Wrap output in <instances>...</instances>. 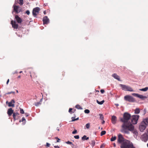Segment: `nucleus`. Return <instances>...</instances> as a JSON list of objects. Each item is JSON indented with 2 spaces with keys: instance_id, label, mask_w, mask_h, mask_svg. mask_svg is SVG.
<instances>
[{
  "instance_id": "nucleus-1",
  "label": "nucleus",
  "mask_w": 148,
  "mask_h": 148,
  "mask_svg": "<svg viewBox=\"0 0 148 148\" xmlns=\"http://www.w3.org/2000/svg\"><path fill=\"white\" fill-rule=\"evenodd\" d=\"M131 117V115L130 114L125 112L123 114V117L121 118L120 121L123 123L121 130V132L125 134H129L130 132H128L127 128L130 124H132L130 121Z\"/></svg>"
},
{
  "instance_id": "nucleus-2",
  "label": "nucleus",
  "mask_w": 148,
  "mask_h": 148,
  "mask_svg": "<svg viewBox=\"0 0 148 148\" xmlns=\"http://www.w3.org/2000/svg\"><path fill=\"white\" fill-rule=\"evenodd\" d=\"M121 148H135L132 143L128 140H125L120 146Z\"/></svg>"
},
{
  "instance_id": "nucleus-3",
  "label": "nucleus",
  "mask_w": 148,
  "mask_h": 148,
  "mask_svg": "<svg viewBox=\"0 0 148 148\" xmlns=\"http://www.w3.org/2000/svg\"><path fill=\"white\" fill-rule=\"evenodd\" d=\"M127 129H128V132H129V131L132 132L134 134V136H137V131L136 129H134V126L132 124H130V125L127 127Z\"/></svg>"
},
{
  "instance_id": "nucleus-4",
  "label": "nucleus",
  "mask_w": 148,
  "mask_h": 148,
  "mask_svg": "<svg viewBox=\"0 0 148 148\" xmlns=\"http://www.w3.org/2000/svg\"><path fill=\"white\" fill-rule=\"evenodd\" d=\"M139 116L138 115H133L131 116V122L133 124H136L137 123Z\"/></svg>"
},
{
  "instance_id": "nucleus-5",
  "label": "nucleus",
  "mask_w": 148,
  "mask_h": 148,
  "mask_svg": "<svg viewBox=\"0 0 148 148\" xmlns=\"http://www.w3.org/2000/svg\"><path fill=\"white\" fill-rule=\"evenodd\" d=\"M119 86L121 87L122 89L123 90L130 92L134 91L133 89L132 88L128 86L122 84H120Z\"/></svg>"
},
{
  "instance_id": "nucleus-6",
  "label": "nucleus",
  "mask_w": 148,
  "mask_h": 148,
  "mask_svg": "<svg viewBox=\"0 0 148 148\" xmlns=\"http://www.w3.org/2000/svg\"><path fill=\"white\" fill-rule=\"evenodd\" d=\"M125 140H127L124 139L121 134H120L118 135L117 139L118 143L121 144V145Z\"/></svg>"
},
{
  "instance_id": "nucleus-7",
  "label": "nucleus",
  "mask_w": 148,
  "mask_h": 148,
  "mask_svg": "<svg viewBox=\"0 0 148 148\" xmlns=\"http://www.w3.org/2000/svg\"><path fill=\"white\" fill-rule=\"evenodd\" d=\"M124 99L129 102H133L135 101L134 99L132 96L129 95H127L124 97Z\"/></svg>"
},
{
  "instance_id": "nucleus-8",
  "label": "nucleus",
  "mask_w": 148,
  "mask_h": 148,
  "mask_svg": "<svg viewBox=\"0 0 148 148\" xmlns=\"http://www.w3.org/2000/svg\"><path fill=\"white\" fill-rule=\"evenodd\" d=\"M40 10V8L38 7L34 8L32 12L33 15L34 16H36L39 13Z\"/></svg>"
},
{
  "instance_id": "nucleus-9",
  "label": "nucleus",
  "mask_w": 148,
  "mask_h": 148,
  "mask_svg": "<svg viewBox=\"0 0 148 148\" xmlns=\"http://www.w3.org/2000/svg\"><path fill=\"white\" fill-rule=\"evenodd\" d=\"M146 125L144 124L143 122H141L139 125V128L140 131L143 132L145 129Z\"/></svg>"
},
{
  "instance_id": "nucleus-10",
  "label": "nucleus",
  "mask_w": 148,
  "mask_h": 148,
  "mask_svg": "<svg viewBox=\"0 0 148 148\" xmlns=\"http://www.w3.org/2000/svg\"><path fill=\"white\" fill-rule=\"evenodd\" d=\"M141 138L143 141L146 142L148 140V135L147 134H144L141 136Z\"/></svg>"
},
{
  "instance_id": "nucleus-11",
  "label": "nucleus",
  "mask_w": 148,
  "mask_h": 148,
  "mask_svg": "<svg viewBox=\"0 0 148 148\" xmlns=\"http://www.w3.org/2000/svg\"><path fill=\"white\" fill-rule=\"evenodd\" d=\"M11 23L12 25V27L15 29H17L18 28V25L16 23L15 21L12 20L11 21Z\"/></svg>"
},
{
  "instance_id": "nucleus-12",
  "label": "nucleus",
  "mask_w": 148,
  "mask_h": 148,
  "mask_svg": "<svg viewBox=\"0 0 148 148\" xmlns=\"http://www.w3.org/2000/svg\"><path fill=\"white\" fill-rule=\"evenodd\" d=\"M132 95L136 97H137L140 98L141 99H144L147 98V97L146 96H143L142 95H140L138 94L133 93L132 94Z\"/></svg>"
},
{
  "instance_id": "nucleus-13",
  "label": "nucleus",
  "mask_w": 148,
  "mask_h": 148,
  "mask_svg": "<svg viewBox=\"0 0 148 148\" xmlns=\"http://www.w3.org/2000/svg\"><path fill=\"white\" fill-rule=\"evenodd\" d=\"M16 4H14L13 5V11L17 13H19L21 10H18L19 7L18 6L16 5Z\"/></svg>"
},
{
  "instance_id": "nucleus-14",
  "label": "nucleus",
  "mask_w": 148,
  "mask_h": 148,
  "mask_svg": "<svg viewBox=\"0 0 148 148\" xmlns=\"http://www.w3.org/2000/svg\"><path fill=\"white\" fill-rule=\"evenodd\" d=\"M15 19L17 23H21L22 22V19L19 17L18 15H16L15 16Z\"/></svg>"
},
{
  "instance_id": "nucleus-15",
  "label": "nucleus",
  "mask_w": 148,
  "mask_h": 148,
  "mask_svg": "<svg viewBox=\"0 0 148 148\" xmlns=\"http://www.w3.org/2000/svg\"><path fill=\"white\" fill-rule=\"evenodd\" d=\"M49 19L47 16H45L43 17V24H47L49 23Z\"/></svg>"
},
{
  "instance_id": "nucleus-16",
  "label": "nucleus",
  "mask_w": 148,
  "mask_h": 148,
  "mask_svg": "<svg viewBox=\"0 0 148 148\" xmlns=\"http://www.w3.org/2000/svg\"><path fill=\"white\" fill-rule=\"evenodd\" d=\"M117 117L115 116H112L111 121L112 123L114 124H115L117 121Z\"/></svg>"
},
{
  "instance_id": "nucleus-17",
  "label": "nucleus",
  "mask_w": 148,
  "mask_h": 148,
  "mask_svg": "<svg viewBox=\"0 0 148 148\" xmlns=\"http://www.w3.org/2000/svg\"><path fill=\"white\" fill-rule=\"evenodd\" d=\"M13 110H12V108H10L8 109L7 111V114L9 116H11L12 114L14 113Z\"/></svg>"
},
{
  "instance_id": "nucleus-18",
  "label": "nucleus",
  "mask_w": 148,
  "mask_h": 148,
  "mask_svg": "<svg viewBox=\"0 0 148 148\" xmlns=\"http://www.w3.org/2000/svg\"><path fill=\"white\" fill-rule=\"evenodd\" d=\"M17 3H19L21 5H22L23 3V0H15L14 4H17Z\"/></svg>"
},
{
  "instance_id": "nucleus-19",
  "label": "nucleus",
  "mask_w": 148,
  "mask_h": 148,
  "mask_svg": "<svg viewBox=\"0 0 148 148\" xmlns=\"http://www.w3.org/2000/svg\"><path fill=\"white\" fill-rule=\"evenodd\" d=\"M15 101L14 99H12L11 101L8 103V106L9 107H14V103Z\"/></svg>"
},
{
  "instance_id": "nucleus-20",
  "label": "nucleus",
  "mask_w": 148,
  "mask_h": 148,
  "mask_svg": "<svg viewBox=\"0 0 148 148\" xmlns=\"http://www.w3.org/2000/svg\"><path fill=\"white\" fill-rule=\"evenodd\" d=\"M112 76L115 79L120 81V78L119 76L116 74L114 73L112 75Z\"/></svg>"
},
{
  "instance_id": "nucleus-21",
  "label": "nucleus",
  "mask_w": 148,
  "mask_h": 148,
  "mask_svg": "<svg viewBox=\"0 0 148 148\" xmlns=\"http://www.w3.org/2000/svg\"><path fill=\"white\" fill-rule=\"evenodd\" d=\"M142 122H143L146 126L148 125V118L144 119Z\"/></svg>"
},
{
  "instance_id": "nucleus-22",
  "label": "nucleus",
  "mask_w": 148,
  "mask_h": 148,
  "mask_svg": "<svg viewBox=\"0 0 148 148\" xmlns=\"http://www.w3.org/2000/svg\"><path fill=\"white\" fill-rule=\"evenodd\" d=\"M19 115V113L17 112L13 113V116L14 120H16V117Z\"/></svg>"
},
{
  "instance_id": "nucleus-23",
  "label": "nucleus",
  "mask_w": 148,
  "mask_h": 148,
  "mask_svg": "<svg viewBox=\"0 0 148 148\" xmlns=\"http://www.w3.org/2000/svg\"><path fill=\"white\" fill-rule=\"evenodd\" d=\"M42 99H40L39 102L35 103H34L35 105L36 106H38L39 105H40L41 104V102L42 101Z\"/></svg>"
},
{
  "instance_id": "nucleus-24",
  "label": "nucleus",
  "mask_w": 148,
  "mask_h": 148,
  "mask_svg": "<svg viewBox=\"0 0 148 148\" xmlns=\"http://www.w3.org/2000/svg\"><path fill=\"white\" fill-rule=\"evenodd\" d=\"M89 139V137H87L86 136V135H84L83 136V137H82V140H88Z\"/></svg>"
},
{
  "instance_id": "nucleus-25",
  "label": "nucleus",
  "mask_w": 148,
  "mask_h": 148,
  "mask_svg": "<svg viewBox=\"0 0 148 148\" xmlns=\"http://www.w3.org/2000/svg\"><path fill=\"white\" fill-rule=\"evenodd\" d=\"M104 100H102L101 101H99L97 100V103L99 104L102 105V104L104 102Z\"/></svg>"
},
{
  "instance_id": "nucleus-26",
  "label": "nucleus",
  "mask_w": 148,
  "mask_h": 148,
  "mask_svg": "<svg viewBox=\"0 0 148 148\" xmlns=\"http://www.w3.org/2000/svg\"><path fill=\"white\" fill-rule=\"evenodd\" d=\"M140 110L138 108H136L135 110V113L136 114H138L140 113Z\"/></svg>"
},
{
  "instance_id": "nucleus-27",
  "label": "nucleus",
  "mask_w": 148,
  "mask_h": 148,
  "mask_svg": "<svg viewBox=\"0 0 148 148\" xmlns=\"http://www.w3.org/2000/svg\"><path fill=\"white\" fill-rule=\"evenodd\" d=\"M148 90V87H146L145 88L140 89L139 90L140 91H146Z\"/></svg>"
},
{
  "instance_id": "nucleus-28",
  "label": "nucleus",
  "mask_w": 148,
  "mask_h": 148,
  "mask_svg": "<svg viewBox=\"0 0 148 148\" xmlns=\"http://www.w3.org/2000/svg\"><path fill=\"white\" fill-rule=\"evenodd\" d=\"M75 108L78 109L82 110V108L79 105H77L75 106Z\"/></svg>"
},
{
  "instance_id": "nucleus-29",
  "label": "nucleus",
  "mask_w": 148,
  "mask_h": 148,
  "mask_svg": "<svg viewBox=\"0 0 148 148\" xmlns=\"http://www.w3.org/2000/svg\"><path fill=\"white\" fill-rule=\"evenodd\" d=\"M116 136H114V137H112L110 139V140L112 141H113L116 140Z\"/></svg>"
},
{
  "instance_id": "nucleus-30",
  "label": "nucleus",
  "mask_w": 148,
  "mask_h": 148,
  "mask_svg": "<svg viewBox=\"0 0 148 148\" xmlns=\"http://www.w3.org/2000/svg\"><path fill=\"white\" fill-rule=\"evenodd\" d=\"M95 142L94 140L91 141V145L92 147H93L95 145Z\"/></svg>"
},
{
  "instance_id": "nucleus-31",
  "label": "nucleus",
  "mask_w": 148,
  "mask_h": 148,
  "mask_svg": "<svg viewBox=\"0 0 148 148\" xmlns=\"http://www.w3.org/2000/svg\"><path fill=\"white\" fill-rule=\"evenodd\" d=\"M99 115L100 116V119L103 120L104 119L103 115L101 114H99Z\"/></svg>"
},
{
  "instance_id": "nucleus-32",
  "label": "nucleus",
  "mask_w": 148,
  "mask_h": 148,
  "mask_svg": "<svg viewBox=\"0 0 148 148\" xmlns=\"http://www.w3.org/2000/svg\"><path fill=\"white\" fill-rule=\"evenodd\" d=\"M106 133V131H102L100 135L101 136H102L105 135Z\"/></svg>"
},
{
  "instance_id": "nucleus-33",
  "label": "nucleus",
  "mask_w": 148,
  "mask_h": 148,
  "mask_svg": "<svg viewBox=\"0 0 148 148\" xmlns=\"http://www.w3.org/2000/svg\"><path fill=\"white\" fill-rule=\"evenodd\" d=\"M90 123H88L86 124V127L87 129H89L90 128Z\"/></svg>"
},
{
  "instance_id": "nucleus-34",
  "label": "nucleus",
  "mask_w": 148,
  "mask_h": 148,
  "mask_svg": "<svg viewBox=\"0 0 148 148\" xmlns=\"http://www.w3.org/2000/svg\"><path fill=\"white\" fill-rule=\"evenodd\" d=\"M20 112L21 114H24V111L23 109L20 108Z\"/></svg>"
},
{
  "instance_id": "nucleus-35",
  "label": "nucleus",
  "mask_w": 148,
  "mask_h": 148,
  "mask_svg": "<svg viewBox=\"0 0 148 148\" xmlns=\"http://www.w3.org/2000/svg\"><path fill=\"white\" fill-rule=\"evenodd\" d=\"M72 121H76V120H78V118H76V119H75L74 118V117H72Z\"/></svg>"
},
{
  "instance_id": "nucleus-36",
  "label": "nucleus",
  "mask_w": 148,
  "mask_h": 148,
  "mask_svg": "<svg viewBox=\"0 0 148 148\" xmlns=\"http://www.w3.org/2000/svg\"><path fill=\"white\" fill-rule=\"evenodd\" d=\"M84 112L88 114L90 112V111L88 109H86L85 110Z\"/></svg>"
},
{
  "instance_id": "nucleus-37",
  "label": "nucleus",
  "mask_w": 148,
  "mask_h": 148,
  "mask_svg": "<svg viewBox=\"0 0 148 148\" xmlns=\"http://www.w3.org/2000/svg\"><path fill=\"white\" fill-rule=\"evenodd\" d=\"M74 137L75 138L77 139H78L79 138V135H76L75 136H74Z\"/></svg>"
},
{
  "instance_id": "nucleus-38",
  "label": "nucleus",
  "mask_w": 148,
  "mask_h": 148,
  "mask_svg": "<svg viewBox=\"0 0 148 148\" xmlns=\"http://www.w3.org/2000/svg\"><path fill=\"white\" fill-rule=\"evenodd\" d=\"M55 138H56V139H57V142H60V140L58 137H56Z\"/></svg>"
},
{
  "instance_id": "nucleus-39",
  "label": "nucleus",
  "mask_w": 148,
  "mask_h": 148,
  "mask_svg": "<svg viewBox=\"0 0 148 148\" xmlns=\"http://www.w3.org/2000/svg\"><path fill=\"white\" fill-rule=\"evenodd\" d=\"M24 121H25V119L24 118V117H23L22 119V121H21L23 122ZM21 120H20L19 121L20 122H21Z\"/></svg>"
},
{
  "instance_id": "nucleus-40",
  "label": "nucleus",
  "mask_w": 148,
  "mask_h": 148,
  "mask_svg": "<svg viewBox=\"0 0 148 148\" xmlns=\"http://www.w3.org/2000/svg\"><path fill=\"white\" fill-rule=\"evenodd\" d=\"M77 132V130H74L72 132V134H76Z\"/></svg>"
},
{
  "instance_id": "nucleus-41",
  "label": "nucleus",
  "mask_w": 148,
  "mask_h": 148,
  "mask_svg": "<svg viewBox=\"0 0 148 148\" xmlns=\"http://www.w3.org/2000/svg\"><path fill=\"white\" fill-rule=\"evenodd\" d=\"M26 13L27 14V15H29L30 14V12L29 11V10H27L26 11Z\"/></svg>"
},
{
  "instance_id": "nucleus-42",
  "label": "nucleus",
  "mask_w": 148,
  "mask_h": 148,
  "mask_svg": "<svg viewBox=\"0 0 148 148\" xmlns=\"http://www.w3.org/2000/svg\"><path fill=\"white\" fill-rule=\"evenodd\" d=\"M15 93V92H14L12 91V92H8V93H7V94H10L11 93L14 94Z\"/></svg>"
},
{
  "instance_id": "nucleus-43",
  "label": "nucleus",
  "mask_w": 148,
  "mask_h": 148,
  "mask_svg": "<svg viewBox=\"0 0 148 148\" xmlns=\"http://www.w3.org/2000/svg\"><path fill=\"white\" fill-rule=\"evenodd\" d=\"M66 143L69 144H72L73 145L72 143V142H71L69 141H68L67 142H66Z\"/></svg>"
},
{
  "instance_id": "nucleus-44",
  "label": "nucleus",
  "mask_w": 148,
  "mask_h": 148,
  "mask_svg": "<svg viewBox=\"0 0 148 148\" xmlns=\"http://www.w3.org/2000/svg\"><path fill=\"white\" fill-rule=\"evenodd\" d=\"M100 92H101V93H104V92H105V91L103 89H101V90H100Z\"/></svg>"
},
{
  "instance_id": "nucleus-45",
  "label": "nucleus",
  "mask_w": 148,
  "mask_h": 148,
  "mask_svg": "<svg viewBox=\"0 0 148 148\" xmlns=\"http://www.w3.org/2000/svg\"><path fill=\"white\" fill-rule=\"evenodd\" d=\"M73 109L72 108H70L69 109V113H71V112H72V110Z\"/></svg>"
},
{
  "instance_id": "nucleus-46",
  "label": "nucleus",
  "mask_w": 148,
  "mask_h": 148,
  "mask_svg": "<svg viewBox=\"0 0 148 148\" xmlns=\"http://www.w3.org/2000/svg\"><path fill=\"white\" fill-rule=\"evenodd\" d=\"M50 144L49 143H46V146L47 147H49L50 146Z\"/></svg>"
},
{
  "instance_id": "nucleus-47",
  "label": "nucleus",
  "mask_w": 148,
  "mask_h": 148,
  "mask_svg": "<svg viewBox=\"0 0 148 148\" xmlns=\"http://www.w3.org/2000/svg\"><path fill=\"white\" fill-rule=\"evenodd\" d=\"M54 147L55 148H60L58 146H55Z\"/></svg>"
},
{
  "instance_id": "nucleus-48",
  "label": "nucleus",
  "mask_w": 148,
  "mask_h": 148,
  "mask_svg": "<svg viewBox=\"0 0 148 148\" xmlns=\"http://www.w3.org/2000/svg\"><path fill=\"white\" fill-rule=\"evenodd\" d=\"M103 121L102 122V124H104L105 123V121L103 120H103H102Z\"/></svg>"
},
{
  "instance_id": "nucleus-49",
  "label": "nucleus",
  "mask_w": 148,
  "mask_h": 148,
  "mask_svg": "<svg viewBox=\"0 0 148 148\" xmlns=\"http://www.w3.org/2000/svg\"><path fill=\"white\" fill-rule=\"evenodd\" d=\"M9 82V79H8V80H7V82H6L7 84H8Z\"/></svg>"
},
{
  "instance_id": "nucleus-50",
  "label": "nucleus",
  "mask_w": 148,
  "mask_h": 148,
  "mask_svg": "<svg viewBox=\"0 0 148 148\" xmlns=\"http://www.w3.org/2000/svg\"><path fill=\"white\" fill-rule=\"evenodd\" d=\"M113 146L114 147H116V144L114 143H113Z\"/></svg>"
},
{
  "instance_id": "nucleus-51",
  "label": "nucleus",
  "mask_w": 148,
  "mask_h": 148,
  "mask_svg": "<svg viewBox=\"0 0 148 148\" xmlns=\"http://www.w3.org/2000/svg\"><path fill=\"white\" fill-rule=\"evenodd\" d=\"M104 146L103 145H102L101 146L100 148H102L103 147H104Z\"/></svg>"
},
{
  "instance_id": "nucleus-52",
  "label": "nucleus",
  "mask_w": 148,
  "mask_h": 148,
  "mask_svg": "<svg viewBox=\"0 0 148 148\" xmlns=\"http://www.w3.org/2000/svg\"><path fill=\"white\" fill-rule=\"evenodd\" d=\"M17 73V71H15V72H14V73H13V74H16Z\"/></svg>"
},
{
  "instance_id": "nucleus-53",
  "label": "nucleus",
  "mask_w": 148,
  "mask_h": 148,
  "mask_svg": "<svg viewBox=\"0 0 148 148\" xmlns=\"http://www.w3.org/2000/svg\"><path fill=\"white\" fill-rule=\"evenodd\" d=\"M57 130L58 131H59L60 130V129L59 128H58V127H57Z\"/></svg>"
},
{
  "instance_id": "nucleus-54",
  "label": "nucleus",
  "mask_w": 148,
  "mask_h": 148,
  "mask_svg": "<svg viewBox=\"0 0 148 148\" xmlns=\"http://www.w3.org/2000/svg\"><path fill=\"white\" fill-rule=\"evenodd\" d=\"M21 77V76L20 75H19L18 76V77L19 78H20Z\"/></svg>"
},
{
  "instance_id": "nucleus-55",
  "label": "nucleus",
  "mask_w": 148,
  "mask_h": 148,
  "mask_svg": "<svg viewBox=\"0 0 148 148\" xmlns=\"http://www.w3.org/2000/svg\"><path fill=\"white\" fill-rule=\"evenodd\" d=\"M43 13L45 14H46V12L45 11H44Z\"/></svg>"
},
{
  "instance_id": "nucleus-56",
  "label": "nucleus",
  "mask_w": 148,
  "mask_h": 148,
  "mask_svg": "<svg viewBox=\"0 0 148 148\" xmlns=\"http://www.w3.org/2000/svg\"><path fill=\"white\" fill-rule=\"evenodd\" d=\"M115 105L116 106H119V104H115Z\"/></svg>"
},
{
  "instance_id": "nucleus-57",
  "label": "nucleus",
  "mask_w": 148,
  "mask_h": 148,
  "mask_svg": "<svg viewBox=\"0 0 148 148\" xmlns=\"http://www.w3.org/2000/svg\"><path fill=\"white\" fill-rule=\"evenodd\" d=\"M75 110L74 111H73L72 112L73 113L75 112Z\"/></svg>"
},
{
  "instance_id": "nucleus-58",
  "label": "nucleus",
  "mask_w": 148,
  "mask_h": 148,
  "mask_svg": "<svg viewBox=\"0 0 148 148\" xmlns=\"http://www.w3.org/2000/svg\"><path fill=\"white\" fill-rule=\"evenodd\" d=\"M22 72V71H21L19 72V73H21Z\"/></svg>"
},
{
  "instance_id": "nucleus-59",
  "label": "nucleus",
  "mask_w": 148,
  "mask_h": 148,
  "mask_svg": "<svg viewBox=\"0 0 148 148\" xmlns=\"http://www.w3.org/2000/svg\"><path fill=\"white\" fill-rule=\"evenodd\" d=\"M16 92L17 93H18V90H16Z\"/></svg>"
},
{
  "instance_id": "nucleus-60",
  "label": "nucleus",
  "mask_w": 148,
  "mask_h": 148,
  "mask_svg": "<svg viewBox=\"0 0 148 148\" xmlns=\"http://www.w3.org/2000/svg\"><path fill=\"white\" fill-rule=\"evenodd\" d=\"M32 75H33V74H32V75H30L31 77H32Z\"/></svg>"
},
{
  "instance_id": "nucleus-61",
  "label": "nucleus",
  "mask_w": 148,
  "mask_h": 148,
  "mask_svg": "<svg viewBox=\"0 0 148 148\" xmlns=\"http://www.w3.org/2000/svg\"><path fill=\"white\" fill-rule=\"evenodd\" d=\"M26 116H28V115H26Z\"/></svg>"
},
{
  "instance_id": "nucleus-62",
  "label": "nucleus",
  "mask_w": 148,
  "mask_h": 148,
  "mask_svg": "<svg viewBox=\"0 0 148 148\" xmlns=\"http://www.w3.org/2000/svg\"><path fill=\"white\" fill-rule=\"evenodd\" d=\"M147 147H148V143L147 144Z\"/></svg>"
},
{
  "instance_id": "nucleus-63",
  "label": "nucleus",
  "mask_w": 148,
  "mask_h": 148,
  "mask_svg": "<svg viewBox=\"0 0 148 148\" xmlns=\"http://www.w3.org/2000/svg\"><path fill=\"white\" fill-rule=\"evenodd\" d=\"M35 77H36L37 76H36H36H35Z\"/></svg>"
}]
</instances>
